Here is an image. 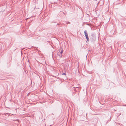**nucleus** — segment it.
Returning <instances> with one entry per match:
<instances>
[{"mask_svg":"<svg viewBox=\"0 0 126 126\" xmlns=\"http://www.w3.org/2000/svg\"><path fill=\"white\" fill-rule=\"evenodd\" d=\"M62 55L59 53V52L58 53L57 55V56L59 58H60L62 57Z\"/></svg>","mask_w":126,"mask_h":126,"instance_id":"1","label":"nucleus"},{"mask_svg":"<svg viewBox=\"0 0 126 126\" xmlns=\"http://www.w3.org/2000/svg\"><path fill=\"white\" fill-rule=\"evenodd\" d=\"M87 41L88 42L89 41V39L88 36V34L85 35Z\"/></svg>","mask_w":126,"mask_h":126,"instance_id":"2","label":"nucleus"},{"mask_svg":"<svg viewBox=\"0 0 126 126\" xmlns=\"http://www.w3.org/2000/svg\"><path fill=\"white\" fill-rule=\"evenodd\" d=\"M84 35H85L88 34L87 32V31H86V30H85L84 31Z\"/></svg>","mask_w":126,"mask_h":126,"instance_id":"3","label":"nucleus"},{"mask_svg":"<svg viewBox=\"0 0 126 126\" xmlns=\"http://www.w3.org/2000/svg\"><path fill=\"white\" fill-rule=\"evenodd\" d=\"M63 52V50L62 49L61 52H59V53H60V54H61L62 55V53Z\"/></svg>","mask_w":126,"mask_h":126,"instance_id":"4","label":"nucleus"},{"mask_svg":"<svg viewBox=\"0 0 126 126\" xmlns=\"http://www.w3.org/2000/svg\"><path fill=\"white\" fill-rule=\"evenodd\" d=\"M62 75H66V74L65 73H63L62 74Z\"/></svg>","mask_w":126,"mask_h":126,"instance_id":"5","label":"nucleus"},{"mask_svg":"<svg viewBox=\"0 0 126 126\" xmlns=\"http://www.w3.org/2000/svg\"><path fill=\"white\" fill-rule=\"evenodd\" d=\"M67 23L70 24V22H67Z\"/></svg>","mask_w":126,"mask_h":126,"instance_id":"6","label":"nucleus"}]
</instances>
